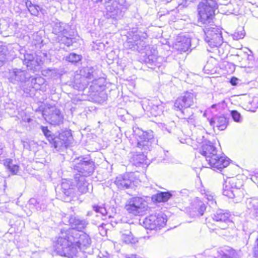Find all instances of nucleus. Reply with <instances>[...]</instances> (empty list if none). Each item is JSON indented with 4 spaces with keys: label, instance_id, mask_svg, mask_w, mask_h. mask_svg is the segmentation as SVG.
Wrapping results in <instances>:
<instances>
[{
    "label": "nucleus",
    "instance_id": "nucleus-12",
    "mask_svg": "<svg viewBox=\"0 0 258 258\" xmlns=\"http://www.w3.org/2000/svg\"><path fill=\"white\" fill-rule=\"evenodd\" d=\"M167 222L166 218L161 214H152L145 218L143 226L147 229L157 230L164 227Z\"/></svg>",
    "mask_w": 258,
    "mask_h": 258
},
{
    "label": "nucleus",
    "instance_id": "nucleus-11",
    "mask_svg": "<svg viewBox=\"0 0 258 258\" xmlns=\"http://www.w3.org/2000/svg\"><path fill=\"white\" fill-rule=\"evenodd\" d=\"M5 76L9 81L15 85H20L29 81L30 74L25 70L13 68L5 72Z\"/></svg>",
    "mask_w": 258,
    "mask_h": 258
},
{
    "label": "nucleus",
    "instance_id": "nucleus-27",
    "mask_svg": "<svg viewBox=\"0 0 258 258\" xmlns=\"http://www.w3.org/2000/svg\"><path fill=\"white\" fill-rule=\"evenodd\" d=\"M221 258H238L239 251H237L229 246L224 247L222 251L219 252Z\"/></svg>",
    "mask_w": 258,
    "mask_h": 258
},
{
    "label": "nucleus",
    "instance_id": "nucleus-4",
    "mask_svg": "<svg viewBox=\"0 0 258 258\" xmlns=\"http://www.w3.org/2000/svg\"><path fill=\"white\" fill-rule=\"evenodd\" d=\"M196 101V95L193 93L186 92L175 101L174 109L179 111L181 117L188 123L194 124L195 119L194 113L188 108L194 105Z\"/></svg>",
    "mask_w": 258,
    "mask_h": 258
},
{
    "label": "nucleus",
    "instance_id": "nucleus-29",
    "mask_svg": "<svg viewBox=\"0 0 258 258\" xmlns=\"http://www.w3.org/2000/svg\"><path fill=\"white\" fill-rule=\"evenodd\" d=\"M89 186H90L91 188L92 187V185H89V184L86 181L85 177H79L77 183V186L79 191L81 193L85 194L88 192L89 189Z\"/></svg>",
    "mask_w": 258,
    "mask_h": 258
},
{
    "label": "nucleus",
    "instance_id": "nucleus-42",
    "mask_svg": "<svg viewBox=\"0 0 258 258\" xmlns=\"http://www.w3.org/2000/svg\"><path fill=\"white\" fill-rule=\"evenodd\" d=\"M230 114L232 117L233 120L237 122H241L242 121V117L237 111L232 110L230 112Z\"/></svg>",
    "mask_w": 258,
    "mask_h": 258
},
{
    "label": "nucleus",
    "instance_id": "nucleus-14",
    "mask_svg": "<svg viewBox=\"0 0 258 258\" xmlns=\"http://www.w3.org/2000/svg\"><path fill=\"white\" fill-rule=\"evenodd\" d=\"M237 179L235 177H227L224 180L223 185V194L229 198H235L238 191V187L237 185Z\"/></svg>",
    "mask_w": 258,
    "mask_h": 258
},
{
    "label": "nucleus",
    "instance_id": "nucleus-9",
    "mask_svg": "<svg viewBox=\"0 0 258 258\" xmlns=\"http://www.w3.org/2000/svg\"><path fill=\"white\" fill-rule=\"evenodd\" d=\"M125 208L129 213L135 216H140L146 213L148 206L146 201L143 198L133 197L128 200Z\"/></svg>",
    "mask_w": 258,
    "mask_h": 258
},
{
    "label": "nucleus",
    "instance_id": "nucleus-17",
    "mask_svg": "<svg viewBox=\"0 0 258 258\" xmlns=\"http://www.w3.org/2000/svg\"><path fill=\"white\" fill-rule=\"evenodd\" d=\"M147 35L146 33L134 34L132 39L128 38L125 43L126 48L132 50H138L141 49L145 45L144 39H146Z\"/></svg>",
    "mask_w": 258,
    "mask_h": 258
},
{
    "label": "nucleus",
    "instance_id": "nucleus-30",
    "mask_svg": "<svg viewBox=\"0 0 258 258\" xmlns=\"http://www.w3.org/2000/svg\"><path fill=\"white\" fill-rule=\"evenodd\" d=\"M61 190L64 195L67 197L72 196L74 192V190L71 185L70 181L64 180L62 182L61 184Z\"/></svg>",
    "mask_w": 258,
    "mask_h": 258
},
{
    "label": "nucleus",
    "instance_id": "nucleus-3",
    "mask_svg": "<svg viewBox=\"0 0 258 258\" xmlns=\"http://www.w3.org/2000/svg\"><path fill=\"white\" fill-rule=\"evenodd\" d=\"M199 152L212 168L221 170L229 164V159L223 154L218 153L215 146L210 141L203 143Z\"/></svg>",
    "mask_w": 258,
    "mask_h": 258
},
{
    "label": "nucleus",
    "instance_id": "nucleus-25",
    "mask_svg": "<svg viewBox=\"0 0 258 258\" xmlns=\"http://www.w3.org/2000/svg\"><path fill=\"white\" fill-rule=\"evenodd\" d=\"M121 239L126 243H134L136 241V239L133 237L131 231L130 226L126 225L125 228L122 229L120 232Z\"/></svg>",
    "mask_w": 258,
    "mask_h": 258
},
{
    "label": "nucleus",
    "instance_id": "nucleus-43",
    "mask_svg": "<svg viewBox=\"0 0 258 258\" xmlns=\"http://www.w3.org/2000/svg\"><path fill=\"white\" fill-rule=\"evenodd\" d=\"M6 60V55L5 48L2 45H0V67L2 66Z\"/></svg>",
    "mask_w": 258,
    "mask_h": 258
},
{
    "label": "nucleus",
    "instance_id": "nucleus-39",
    "mask_svg": "<svg viewBox=\"0 0 258 258\" xmlns=\"http://www.w3.org/2000/svg\"><path fill=\"white\" fill-rule=\"evenodd\" d=\"M157 59L156 52L155 50H154L153 53L151 54H149L148 53L146 54V56L145 58V61L147 63L152 64L156 62Z\"/></svg>",
    "mask_w": 258,
    "mask_h": 258
},
{
    "label": "nucleus",
    "instance_id": "nucleus-10",
    "mask_svg": "<svg viewBox=\"0 0 258 258\" xmlns=\"http://www.w3.org/2000/svg\"><path fill=\"white\" fill-rule=\"evenodd\" d=\"M69 26L66 23L57 21L53 22L52 25V32L58 35V41L59 42L64 44L67 46L72 45L73 41L69 37L68 30Z\"/></svg>",
    "mask_w": 258,
    "mask_h": 258
},
{
    "label": "nucleus",
    "instance_id": "nucleus-1",
    "mask_svg": "<svg viewBox=\"0 0 258 258\" xmlns=\"http://www.w3.org/2000/svg\"><path fill=\"white\" fill-rule=\"evenodd\" d=\"M91 244V238L86 233L73 229H62L54 243V247L57 253L60 256L77 258L79 249L88 247Z\"/></svg>",
    "mask_w": 258,
    "mask_h": 258
},
{
    "label": "nucleus",
    "instance_id": "nucleus-44",
    "mask_svg": "<svg viewBox=\"0 0 258 258\" xmlns=\"http://www.w3.org/2000/svg\"><path fill=\"white\" fill-rule=\"evenodd\" d=\"M244 35L245 32L243 30L238 31L233 34V38L234 40H238L239 39H242L244 37Z\"/></svg>",
    "mask_w": 258,
    "mask_h": 258
},
{
    "label": "nucleus",
    "instance_id": "nucleus-13",
    "mask_svg": "<svg viewBox=\"0 0 258 258\" xmlns=\"http://www.w3.org/2000/svg\"><path fill=\"white\" fill-rule=\"evenodd\" d=\"M74 168L80 173V177H84L92 174L94 170V164L90 160L85 161L78 159L75 161Z\"/></svg>",
    "mask_w": 258,
    "mask_h": 258
},
{
    "label": "nucleus",
    "instance_id": "nucleus-45",
    "mask_svg": "<svg viewBox=\"0 0 258 258\" xmlns=\"http://www.w3.org/2000/svg\"><path fill=\"white\" fill-rule=\"evenodd\" d=\"M225 105V101H222L221 102H219L218 103H216V104H213L211 106V108H215V109H216L217 110L220 111V110H221V109H222L224 107Z\"/></svg>",
    "mask_w": 258,
    "mask_h": 258
},
{
    "label": "nucleus",
    "instance_id": "nucleus-49",
    "mask_svg": "<svg viewBox=\"0 0 258 258\" xmlns=\"http://www.w3.org/2000/svg\"><path fill=\"white\" fill-rule=\"evenodd\" d=\"M253 253L254 256L258 257V246H254Z\"/></svg>",
    "mask_w": 258,
    "mask_h": 258
},
{
    "label": "nucleus",
    "instance_id": "nucleus-50",
    "mask_svg": "<svg viewBox=\"0 0 258 258\" xmlns=\"http://www.w3.org/2000/svg\"><path fill=\"white\" fill-rule=\"evenodd\" d=\"M4 147V145L3 144L0 143V155H1L3 154V150Z\"/></svg>",
    "mask_w": 258,
    "mask_h": 258
},
{
    "label": "nucleus",
    "instance_id": "nucleus-21",
    "mask_svg": "<svg viewBox=\"0 0 258 258\" xmlns=\"http://www.w3.org/2000/svg\"><path fill=\"white\" fill-rule=\"evenodd\" d=\"M206 205L203 202L197 200L189 208V215L192 218L202 216L206 210Z\"/></svg>",
    "mask_w": 258,
    "mask_h": 258
},
{
    "label": "nucleus",
    "instance_id": "nucleus-7",
    "mask_svg": "<svg viewBox=\"0 0 258 258\" xmlns=\"http://www.w3.org/2000/svg\"><path fill=\"white\" fill-rule=\"evenodd\" d=\"M81 76L80 81L76 80L74 82V87L78 90H83L87 87L90 83L92 85L97 84V82L100 80L96 75V72L93 67H85L82 68L80 71Z\"/></svg>",
    "mask_w": 258,
    "mask_h": 258
},
{
    "label": "nucleus",
    "instance_id": "nucleus-5",
    "mask_svg": "<svg viewBox=\"0 0 258 258\" xmlns=\"http://www.w3.org/2000/svg\"><path fill=\"white\" fill-rule=\"evenodd\" d=\"M40 128L51 146L56 151L59 150L61 148L69 146L73 138L71 132L69 131H63L58 136H54L48 130L47 126L41 125Z\"/></svg>",
    "mask_w": 258,
    "mask_h": 258
},
{
    "label": "nucleus",
    "instance_id": "nucleus-6",
    "mask_svg": "<svg viewBox=\"0 0 258 258\" xmlns=\"http://www.w3.org/2000/svg\"><path fill=\"white\" fill-rule=\"evenodd\" d=\"M133 131V136L137 142V147L144 152L151 150L152 145L156 144V140L152 131H144L138 127L134 126Z\"/></svg>",
    "mask_w": 258,
    "mask_h": 258
},
{
    "label": "nucleus",
    "instance_id": "nucleus-35",
    "mask_svg": "<svg viewBox=\"0 0 258 258\" xmlns=\"http://www.w3.org/2000/svg\"><path fill=\"white\" fill-rule=\"evenodd\" d=\"M172 196L170 192H160L155 196L154 199L158 202H165Z\"/></svg>",
    "mask_w": 258,
    "mask_h": 258
},
{
    "label": "nucleus",
    "instance_id": "nucleus-55",
    "mask_svg": "<svg viewBox=\"0 0 258 258\" xmlns=\"http://www.w3.org/2000/svg\"><path fill=\"white\" fill-rule=\"evenodd\" d=\"M64 200H65L66 202H68V201H67V200H66V199H64Z\"/></svg>",
    "mask_w": 258,
    "mask_h": 258
},
{
    "label": "nucleus",
    "instance_id": "nucleus-47",
    "mask_svg": "<svg viewBox=\"0 0 258 258\" xmlns=\"http://www.w3.org/2000/svg\"><path fill=\"white\" fill-rule=\"evenodd\" d=\"M238 81V79H237L236 78H235V77H233L231 79L230 82L232 85L235 86L237 84Z\"/></svg>",
    "mask_w": 258,
    "mask_h": 258
},
{
    "label": "nucleus",
    "instance_id": "nucleus-32",
    "mask_svg": "<svg viewBox=\"0 0 258 258\" xmlns=\"http://www.w3.org/2000/svg\"><path fill=\"white\" fill-rule=\"evenodd\" d=\"M12 159L8 158L4 161V164L5 167L13 174H16L19 169V166L13 164Z\"/></svg>",
    "mask_w": 258,
    "mask_h": 258
},
{
    "label": "nucleus",
    "instance_id": "nucleus-36",
    "mask_svg": "<svg viewBox=\"0 0 258 258\" xmlns=\"http://www.w3.org/2000/svg\"><path fill=\"white\" fill-rule=\"evenodd\" d=\"M25 5L31 15L36 16L38 14L39 8L38 6L32 4L31 1L28 0L26 1Z\"/></svg>",
    "mask_w": 258,
    "mask_h": 258
},
{
    "label": "nucleus",
    "instance_id": "nucleus-53",
    "mask_svg": "<svg viewBox=\"0 0 258 258\" xmlns=\"http://www.w3.org/2000/svg\"><path fill=\"white\" fill-rule=\"evenodd\" d=\"M48 2L55 1V2H58V0H47Z\"/></svg>",
    "mask_w": 258,
    "mask_h": 258
},
{
    "label": "nucleus",
    "instance_id": "nucleus-28",
    "mask_svg": "<svg viewBox=\"0 0 258 258\" xmlns=\"http://www.w3.org/2000/svg\"><path fill=\"white\" fill-rule=\"evenodd\" d=\"M29 80H30V86L35 90H40L45 82V79L40 76L37 77L30 76Z\"/></svg>",
    "mask_w": 258,
    "mask_h": 258
},
{
    "label": "nucleus",
    "instance_id": "nucleus-15",
    "mask_svg": "<svg viewBox=\"0 0 258 258\" xmlns=\"http://www.w3.org/2000/svg\"><path fill=\"white\" fill-rule=\"evenodd\" d=\"M42 55L43 56L37 54L35 57L33 54L26 53L24 55L23 63L30 70H35L44 60L45 57H47L46 53H42Z\"/></svg>",
    "mask_w": 258,
    "mask_h": 258
},
{
    "label": "nucleus",
    "instance_id": "nucleus-54",
    "mask_svg": "<svg viewBox=\"0 0 258 258\" xmlns=\"http://www.w3.org/2000/svg\"><path fill=\"white\" fill-rule=\"evenodd\" d=\"M240 66L241 67H242V68H245V67H246V66H243V65H242V64H240Z\"/></svg>",
    "mask_w": 258,
    "mask_h": 258
},
{
    "label": "nucleus",
    "instance_id": "nucleus-16",
    "mask_svg": "<svg viewBox=\"0 0 258 258\" xmlns=\"http://www.w3.org/2000/svg\"><path fill=\"white\" fill-rule=\"evenodd\" d=\"M43 115H45V119L52 124L58 125L62 122L63 116L60 111L55 106H51L46 109Z\"/></svg>",
    "mask_w": 258,
    "mask_h": 258
},
{
    "label": "nucleus",
    "instance_id": "nucleus-38",
    "mask_svg": "<svg viewBox=\"0 0 258 258\" xmlns=\"http://www.w3.org/2000/svg\"><path fill=\"white\" fill-rule=\"evenodd\" d=\"M248 107L251 112H255L258 108V97H254L248 103Z\"/></svg>",
    "mask_w": 258,
    "mask_h": 258
},
{
    "label": "nucleus",
    "instance_id": "nucleus-24",
    "mask_svg": "<svg viewBox=\"0 0 258 258\" xmlns=\"http://www.w3.org/2000/svg\"><path fill=\"white\" fill-rule=\"evenodd\" d=\"M245 204L249 214L258 217V199L255 198L248 199L246 200Z\"/></svg>",
    "mask_w": 258,
    "mask_h": 258
},
{
    "label": "nucleus",
    "instance_id": "nucleus-8",
    "mask_svg": "<svg viewBox=\"0 0 258 258\" xmlns=\"http://www.w3.org/2000/svg\"><path fill=\"white\" fill-rule=\"evenodd\" d=\"M95 3L104 1L106 15L113 19H119L123 16L122 9L124 0H92Z\"/></svg>",
    "mask_w": 258,
    "mask_h": 258
},
{
    "label": "nucleus",
    "instance_id": "nucleus-48",
    "mask_svg": "<svg viewBox=\"0 0 258 258\" xmlns=\"http://www.w3.org/2000/svg\"><path fill=\"white\" fill-rule=\"evenodd\" d=\"M125 258H141V257H140L139 256H138L136 254H126L125 255Z\"/></svg>",
    "mask_w": 258,
    "mask_h": 258
},
{
    "label": "nucleus",
    "instance_id": "nucleus-31",
    "mask_svg": "<svg viewBox=\"0 0 258 258\" xmlns=\"http://www.w3.org/2000/svg\"><path fill=\"white\" fill-rule=\"evenodd\" d=\"M41 73L43 76L52 79H56L60 76L58 70L55 68L43 69Z\"/></svg>",
    "mask_w": 258,
    "mask_h": 258
},
{
    "label": "nucleus",
    "instance_id": "nucleus-20",
    "mask_svg": "<svg viewBox=\"0 0 258 258\" xmlns=\"http://www.w3.org/2000/svg\"><path fill=\"white\" fill-rule=\"evenodd\" d=\"M69 222L72 227L69 229H73L78 232H81L88 224L85 219L73 215L69 216Z\"/></svg>",
    "mask_w": 258,
    "mask_h": 258
},
{
    "label": "nucleus",
    "instance_id": "nucleus-46",
    "mask_svg": "<svg viewBox=\"0 0 258 258\" xmlns=\"http://www.w3.org/2000/svg\"><path fill=\"white\" fill-rule=\"evenodd\" d=\"M33 39H36L37 40V42L34 43L35 45L41 43L43 41L42 38L38 36L37 33L33 35Z\"/></svg>",
    "mask_w": 258,
    "mask_h": 258
},
{
    "label": "nucleus",
    "instance_id": "nucleus-23",
    "mask_svg": "<svg viewBox=\"0 0 258 258\" xmlns=\"http://www.w3.org/2000/svg\"><path fill=\"white\" fill-rule=\"evenodd\" d=\"M27 206L31 211H43L47 208V201L45 199L39 198L38 199L31 198L28 202Z\"/></svg>",
    "mask_w": 258,
    "mask_h": 258
},
{
    "label": "nucleus",
    "instance_id": "nucleus-22",
    "mask_svg": "<svg viewBox=\"0 0 258 258\" xmlns=\"http://www.w3.org/2000/svg\"><path fill=\"white\" fill-rule=\"evenodd\" d=\"M115 184L121 189L132 188L134 182L128 174L119 175L116 178Z\"/></svg>",
    "mask_w": 258,
    "mask_h": 258
},
{
    "label": "nucleus",
    "instance_id": "nucleus-19",
    "mask_svg": "<svg viewBox=\"0 0 258 258\" xmlns=\"http://www.w3.org/2000/svg\"><path fill=\"white\" fill-rule=\"evenodd\" d=\"M230 215L228 212L219 210L214 214L213 219L219 223V226L221 229H225L232 223L230 220Z\"/></svg>",
    "mask_w": 258,
    "mask_h": 258
},
{
    "label": "nucleus",
    "instance_id": "nucleus-41",
    "mask_svg": "<svg viewBox=\"0 0 258 258\" xmlns=\"http://www.w3.org/2000/svg\"><path fill=\"white\" fill-rule=\"evenodd\" d=\"M93 210L96 212L101 214L102 216H108L109 218L111 217V215H108L106 208L102 206L98 205H94L93 206Z\"/></svg>",
    "mask_w": 258,
    "mask_h": 258
},
{
    "label": "nucleus",
    "instance_id": "nucleus-34",
    "mask_svg": "<svg viewBox=\"0 0 258 258\" xmlns=\"http://www.w3.org/2000/svg\"><path fill=\"white\" fill-rule=\"evenodd\" d=\"M12 159L8 158L4 161V164L5 167L13 174H16L19 169V166L13 164Z\"/></svg>",
    "mask_w": 258,
    "mask_h": 258
},
{
    "label": "nucleus",
    "instance_id": "nucleus-18",
    "mask_svg": "<svg viewBox=\"0 0 258 258\" xmlns=\"http://www.w3.org/2000/svg\"><path fill=\"white\" fill-rule=\"evenodd\" d=\"M191 46V39L189 36L188 35L179 34L176 38L174 44V48L182 53L188 51Z\"/></svg>",
    "mask_w": 258,
    "mask_h": 258
},
{
    "label": "nucleus",
    "instance_id": "nucleus-40",
    "mask_svg": "<svg viewBox=\"0 0 258 258\" xmlns=\"http://www.w3.org/2000/svg\"><path fill=\"white\" fill-rule=\"evenodd\" d=\"M205 198L207 200L208 204L210 206L216 205V202L215 200L214 195L210 191H207L205 193Z\"/></svg>",
    "mask_w": 258,
    "mask_h": 258
},
{
    "label": "nucleus",
    "instance_id": "nucleus-51",
    "mask_svg": "<svg viewBox=\"0 0 258 258\" xmlns=\"http://www.w3.org/2000/svg\"><path fill=\"white\" fill-rule=\"evenodd\" d=\"M106 225L104 223L101 224L100 225L98 226L99 228H102V229H104V226H105Z\"/></svg>",
    "mask_w": 258,
    "mask_h": 258
},
{
    "label": "nucleus",
    "instance_id": "nucleus-26",
    "mask_svg": "<svg viewBox=\"0 0 258 258\" xmlns=\"http://www.w3.org/2000/svg\"><path fill=\"white\" fill-rule=\"evenodd\" d=\"M227 124V119L224 115L218 116L214 120L210 121L211 125L216 126L220 131L224 130L226 128Z\"/></svg>",
    "mask_w": 258,
    "mask_h": 258
},
{
    "label": "nucleus",
    "instance_id": "nucleus-37",
    "mask_svg": "<svg viewBox=\"0 0 258 258\" xmlns=\"http://www.w3.org/2000/svg\"><path fill=\"white\" fill-rule=\"evenodd\" d=\"M82 58V55L75 53H71L67 56L66 60L72 63H76L81 61Z\"/></svg>",
    "mask_w": 258,
    "mask_h": 258
},
{
    "label": "nucleus",
    "instance_id": "nucleus-33",
    "mask_svg": "<svg viewBox=\"0 0 258 258\" xmlns=\"http://www.w3.org/2000/svg\"><path fill=\"white\" fill-rule=\"evenodd\" d=\"M12 159L8 158L4 161V164L5 167L13 174H16L19 169V166L13 164Z\"/></svg>",
    "mask_w": 258,
    "mask_h": 258
},
{
    "label": "nucleus",
    "instance_id": "nucleus-52",
    "mask_svg": "<svg viewBox=\"0 0 258 258\" xmlns=\"http://www.w3.org/2000/svg\"><path fill=\"white\" fill-rule=\"evenodd\" d=\"M166 130L168 133H170L171 132V131L170 129H168L167 128V127H163V130Z\"/></svg>",
    "mask_w": 258,
    "mask_h": 258
},
{
    "label": "nucleus",
    "instance_id": "nucleus-2",
    "mask_svg": "<svg viewBox=\"0 0 258 258\" xmlns=\"http://www.w3.org/2000/svg\"><path fill=\"white\" fill-rule=\"evenodd\" d=\"M216 9L217 4L214 0H203L198 6L199 23L205 25V40L211 48H217L223 42L221 31L212 21Z\"/></svg>",
    "mask_w": 258,
    "mask_h": 258
}]
</instances>
